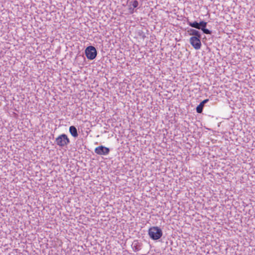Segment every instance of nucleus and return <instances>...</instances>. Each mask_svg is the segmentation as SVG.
I'll list each match as a JSON object with an SVG mask.
<instances>
[{
	"instance_id": "obj_1",
	"label": "nucleus",
	"mask_w": 255,
	"mask_h": 255,
	"mask_svg": "<svg viewBox=\"0 0 255 255\" xmlns=\"http://www.w3.org/2000/svg\"><path fill=\"white\" fill-rule=\"evenodd\" d=\"M148 235L153 240H157L162 236L161 229L157 226H153L148 229Z\"/></svg>"
},
{
	"instance_id": "obj_2",
	"label": "nucleus",
	"mask_w": 255,
	"mask_h": 255,
	"mask_svg": "<svg viewBox=\"0 0 255 255\" xmlns=\"http://www.w3.org/2000/svg\"><path fill=\"white\" fill-rule=\"evenodd\" d=\"M70 141L68 136L64 133L58 135L55 139V143L56 145L60 147L67 146Z\"/></svg>"
},
{
	"instance_id": "obj_3",
	"label": "nucleus",
	"mask_w": 255,
	"mask_h": 255,
	"mask_svg": "<svg viewBox=\"0 0 255 255\" xmlns=\"http://www.w3.org/2000/svg\"><path fill=\"white\" fill-rule=\"evenodd\" d=\"M85 54L88 59L93 60L97 56V50L94 46H88L85 50Z\"/></svg>"
},
{
	"instance_id": "obj_4",
	"label": "nucleus",
	"mask_w": 255,
	"mask_h": 255,
	"mask_svg": "<svg viewBox=\"0 0 255 255\" xmlns=\"http://www.w3.org/2000/svg\"><path fill=\"white\" fill-rule=\"evenodd\" d=\"M201 37L192 36L190 38L189 41L191 45L196 50H199L201 47Z\"/></svg>"
},
{
	"instance_id": "obj_5",
	"label": "nucleus",
	"mask_w": 255,
	"mask_h": 255,
	"mask_svg": "<svg viewBox=\"0 0 255 255\" xmlns=\"http://www.w3.org/2000/svg\"><path fill=\"white\" fill-rule=\"evenodd\" d=\"M95 152L100 155H107L110 152V149L104 146L100 145L95 148Z\"/></svg>"
},
{
	"instance_id": "obj_6",
	"label": "nucleus",
	"mask_w": 255,
	"mask_h": 255,
	"mask_svg": "<svg viewBox=\"0 0 255 255\" xmlns=\"http://www.w3.org/2000/svg\"><path fill=\"white\" fill-rule=\"evenodd\" d=\"M188 24L192 27L200 29L201 27H206L207 22L203 21H201L200 23L194 21L193 22H189Z\"/></svg>"
},
{
	"instance_id": "obj_7",
	"label": "nucleus",
	"mask_w": 255,
	"mask_h": 255,
	"mask_svg": "<svg viewBox=\"0 0 255 255\" xmlns=\"http://www.w3.org/2000/svg\"><path fill=\"white\" fill-rule=\"evenodd\" d=\"M138 5V2L136 0L131 1L129 2L128 4V11L130 14H132L134 12V9L136 8Z\"/></svg>"
},
{
	"instance_id": "obj_8",
	"label": "nucleus",
	"mask_w": 255,
	"mask_h": 255,
	"mask_svg": "<svg viewBox=\"0 0 255 255\" xmlns=\"http://www.w3.org/2000/svg\"><path fill=\"white\" fill-rule=\"evenodd\" d=\"M209 101L208 99H205L201 102L200 104L196 108V111L198 113H201L203 111V109L205 103Z\"/></svg>"
},
{
	"instance_id": "obj_9",
	"label": "nucleus",
	"mask_w": 255,
	"mask_h": 255,
	"mask_svg": "<svg viewBox=\"0 0 255 255\" xmlns=\"http://www.w3.org/2000/svg\"><path fill=\"white\" fill-rule=\"evenodd\" d=\"M69 132L74 137H77L78 136L77 130L74 126L70 127Z\"/></svg>"
},
{
	"instance_id": "obj_10",
	"label": "nucleus",
	"mask_w": 255,
	"mask_h": 255,
	"mask_svg": "<svg viewBox=\"0 0 255 255\" xmlns=\"http://www.w3.org/2000/svg\"><path fill=\"white\" fill-rule=\"evenodd\" d=\"M192 33L190 34L191 35H192L193 36H197L198 37H201V34L200 32L195 29H193L191 30Z\"/></svg>"
},
{
	"instance_id": "obj_11",
	"label": "nucleus",
	"mask_w": 255,
	"mask_h": 255,
	"mask_svg": "<svg viewBox=\"0 0 255 255\" xmlns=\"http://www.w3.org/2000/svg\"><path fill=\"white\" fill-rule=\"evenodd\" d=\"M201 29H202V30L203 31V32L204 33H206V34H210L211 33V31L209 29H206V27H201Z\"/></svg>"
}]
</instances>
